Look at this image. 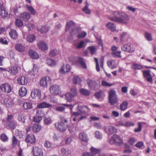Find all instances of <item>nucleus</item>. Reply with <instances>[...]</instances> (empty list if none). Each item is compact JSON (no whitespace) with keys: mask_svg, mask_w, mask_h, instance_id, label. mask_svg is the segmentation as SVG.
Instances as JSON below:
<instances>
[{"mask_svg":"<svg viewBox=\"0 0 156 156\" xmlns=\"http://www.w3.org/2000/svg\"><path fill=\"white\" fill-rule=\"evenodd\" d=\"M113 17L108 16V18L110 20L120 23H125V22L129 19L128 16L124 13L115 11L113 12Z\"/></svg>","mask_w":156,"mask_h":156,"instance_id":"obj_1","label":"nucleus"},{"mask_svg":"<svg viewBox=\"0 0 156 156\" xmlns=\"http://www.w3.org/2000/svg\"><path fill=\"white\" fill-rule=\"evenodd\" d=\"M118 102V100L116 91L113 90H111L108 92V102L111 105H113L117 104Z\"/></svg>","mask_w":156,"mask_h":156,"instance_id":"obj_2","label":"nucleus"},{"mask_svg":"<svg viewBox=\"0 0 156 156\" xmlns=\"http://www.w3.org/2000/svg\"><path fill=\"white\" fill-rule=\"evenodd\" d=\"M7 126L10 129H14L17 126L16 122L14 121L12 115H9L7 118Z\"/></svg>","mask_w":156,"mask_h":156,"instance_id":"obj_3","label":"nucleus"},{"mask_svg":"<svg viewBox=\"0 0 156 156\" xmlns=\"http://www.w3.org/2000/svg\"><path fill=\"white\" fill-rule=\"evenodd\" d=\"M122 140L121 138L116 135H114L111 137L109 140V143L111 144L122 143Z\"/></svg>","mask_w":156,"mask_h":156,"instance_id":"obj_4","label":"nucleus"},{"mask_svg":"<svg viewBox=\"0 0 156 156\" xmlns=\"http://www.w3.org/2000/svg\"><path fill=\"white\" fill-rule=\"evenodd\" d=\"M31 96L33 99H40L41 97L40 91L38 89H34L31 92Z\"/></svg>","mask_w":156,"mask_h":156,"instance_id":"obj_5","label":"nucleus"},{"mask_svg":"<svg viewBox=\"0 0 156 156\" xmlns=\"http://www.w3.org/2000/svg\"><path fill=\"white\" fill-rule=\"evenodd\" d=\"M55 126L58 130L61 132L65 131L67 127V124L64 123L62 121L55 123Z\"/></svg>","mask_w":156,"mask_h":156,"instance_id":"obj_6","label":"nucleus"},{"mask_svg":"<svg viewBox=\"0 0 156 156\" xmlns=\"http://www.w3.org/2000/svg\"><path fill=\"white\" fill-rule=\"evenodd\" d=\"M51 79L49 77H44L41 79L40 81V85L44 87H47L48 84H50Z\"/></svg>","mask_w":156,"mask_h":156,"instance_id":"obj_7","label":"nucleus"},{"mask_svg":"<svg viewBox=\"0 0 156 156\" xmlns=\"http://www.w3.org/2000/svg\"><path fill=\"white\" fill-rule=\"evenodd\" d=\"M32 151L34 156H43V152L41 149L37 146L33 147Z\"/></svg>","mask_w":156,"mask_h":156,"instance_id":"obj_8","label":"nucleus"},{"mask_svg":"<svg viewBox=\"0 0 156 156\" xmlns=\"http://www.w3.org/2000/svg\"><path fill=\"white\" fill-rule=\"evenodd\" d=\"M51 94H59L60 93V88L59 86L56 85H54L50 88Z\"/></svg>","mask_w":156,"mask_h":156,"instance_id":"obj_9","label":"nucleus"},{"mask_svg":"<svg viewBox=\"0 0 156 156\" xmlns=\"http://www.w3.org/2000/svg\"><path fill=\"white\" fill-rule=\"evenodd\" d=\"M87 83L89 88L92 90H95L98 87V84L95 81L88 79L87 80Z\"/></svg>","mask_w":156,"mask_h":156,"instance_id":"obj_10","label":"nucleus"},{"mask_svg":"<svg viewBox=\"0 0 156 156\" xmlns=\"http://www.w3.org/2000/svg\"><path fill=\"white\" fill-rule=\"evenodd\" d=\"M143 74L144 78H146L147 81L151 83L152 81V78L151 74V71L150 70L142 71Z\"/></svg>","mask_w":156,"mask_h":156,"instance_id":"obj_11","label":"nucleus"},{"mask_svg":"<svg viewBox=\"0 0 156 156\" xmlns=\"http://www.w3.org/2000/svg\"><path fill=\"white\" fill-rule=\"evenodd\" d=\"M62 105L64 106H66L67 107H72L70 108V111H71V113L72 115L75 116H77L79 115H81L84 112H82L80 110H79L80 112H74L72 111V109L74 105H72L70 104L69 105L66 104H62Z\"/></svg>","mask_w":156,"mask_h":156,"instance_id":"obj_12","label":"nucleus"},{"mask_svg":"<svg viewBox=\"0 0 156 156\" xmlns=\"http://www.w3.org/2000/svg\"><path fill=\"white\" fill-rule=\"evenodd\" d=\"M122 50L126 51L129 52H133L134 51V48L131 47L130 44H128L123 45L121 47Z\"/></svg>","mask_w":156,"mask_h":156,"instance_id":"obj_13","label":"nucleus"},{"mask_svg":"<svg viewBox=\"0 0 156 156\" xmlns=\"http://www.w3.org/2000/svg\"><path fill=\"white\" fill-rule=\"evenodd\" d=\"M1 88L2 91L7 93H9L11 91L10 86L7 84H4L1 86Z\"/></svg>","mask_w":156,"mask_h":156,"instance_id":"obj_14","label":"nucleus"},{"mask_svg":"<svg viewBox=\"0 0 156 156\" xmlns=\"http://www.w3.org/2000/svg\"><path fill=\"white\" fill-rule=\"evenodd\" d=\"M12 75H15L18 72V69L17 66H13L9 67L7 70Z\"/></svg>","mask_w":156,"mask_h":156,"instance_id":"obj_15","label":"nucleus"},{"mask_svg":"<svg viewBox=\"0 0 156 156\" xmlns=\"http://www.w3.org/2000/svg\"><path fill=\"white\" fill-rule=\"evenodd\" d=\"M37 46L42 51L47 50L48 48L47 44L42 41L39 42L37 43Z\"/></svg>","mask_w":156,"mask_h":156,"instance_id":"obj_16","label":"nucleus"},{"mask_svg":"<svg viewBox=\"0 0 156 156\" xmlns=\"http://www.w3.org/2000/svg\"><path fill=\"white\" fill-rule=\"evenodd\" d=\"M18 83L21 85L27 84L28 81L27 78L24 76H21L19 77L17 80Z\"/></svg>","mask_w":156,"mask_h":156,"instance_id":"obj_17","label":"nucleus"},{"mask_svg":"<svg viewBox=\"0 0 156 156\" xmlns=\"http://www.w3.org/2000/svg\"><path fill=\"white\" fill-rule=\"evenodd\" d=\"M15 49L18 51L20 52H23L25 51V47L21 44L19 43L15 46Z\"/></svg>","mask_w":156,"mask_h":156,"instance_id":"obj_18","label":"nucleus"},{"mask_svg":"<svg viewBox=\"0 0 156 156\" xmlns=\"http://www.w3.org/2000/svg\"><path fill=\"white\" fill-rule=\"evenodd\" d=\"M0 14L2 17L3 18H8L10 17L9 15L8 14V12L4 7L2 8L0 11Z\"/></svg>","mask_w":156,"mask_h":156,"instance_id":"obj_19","label":"nucleus"},{"mask_svg":"<svg viewBox=\"0 0 156 156\" xmlns=\"http://www.w3.org/2000/svg\"><path fill=\"white\" fill-rule=\"evenodd\" d=\"M28 54L30 57L33 59H37L39 58L38 53L35 51L30 50L28 51Z\"/></svg>","mask_w":156,"mask_h":156,"instance_id":"obj_20","label":"nucleus"},{"mask_svg":"<svg viewBox=\"0 0 156 156\" xmlns=\"http://www.w3.org/2000/svg\"><path fill=\"white\" fill-rule=\"evenodd\" d=\"M25 140L27 143L32 144L34 143L35 138L33 134H29L26 137Z\"/></svg>","mask_w":156,"mask_h":156,"instance_id":"obj_21","label":"nucleus"},{"mask_svg":"<svg viewBox=\"0 0 156 156\" xmlns=\"http://www.w3.org/2000/svg\"><path fill=\"white\" fill-rule=\"evenodd\" d=\"M49 30L48 27L44 25L41 27L39 26L37 27V30L42 34H45L47 33Z\"/></svg>","mask_w":156,"mask_h":156,"instance_id":"obj_22","label":"nucleus"},{"mask_svg":"<svg viewBox=\"0 0 156 156\" xmlns=\"http://www.w3.org/2000/svg\"><path fill=\"white\" fill-rule=\"evenodd\" d=\"M70 70V66L69 65L66 64V66L64 65L62 67L59 72L61 74H64L68 72Z\"/></svg>","mask_w":156,"mask_h":156,"instance_id":"obj_23","label":"nucleus"},{"mask_svg":"<svg viewBox=\"0 0 156 156\" xmlns=\"http://www.w3.org/2000/svg\"><path fill=\"white\" fill-rule=\"evenodd\" d=\"M60 151L61 154L62 156H71V151L68 149L62 148Z\"/></svg>","mask_w":156,"mask_h":156,"instance_id":"obj_24","label":"nucleus"},{"mask_svg":"<svg viewBox=\"0 0 156 156\" xmlns=\"http://www.w3.org/2000/svg\"><path fill=\"white\" fill-rule=\"evenodd\" d=\"M106 26L112 31H115L116 30V25L113 23L109 22L106 24Z\"/></svg>","mask_w":156,"mask_h":156,"instance_id":"obj_25","label":"nucleus"},{"mask_svg":"<svg viewBox=\"0 0 156 156\" xmlns=\"http://www.w3.org/2000/svg\"><path fill=\"white\" fill-rule=\"evenodd\" d=\"M79 138L80 139L85 142H87L88 141L87 135L84 133H81L80 134Z\"/></svg>","mask_w":156,"mask_h":156,"instance_id":"obj_26","label":"nucleus"},{"mask_svg":"<svg viewBox=\"0 0 156 156\" xmlns=\"http://www.w3.org/2000/svg\"><path fill=\"white\" fill-rule=\"evenodd\" d=\"M64 98L67 102H71L73 99L74 97L69 92H68L64 95Z\"/></svg>","mask_w":156,"mask_h":156,"instance_id":"obj_27","label":"nucleus"},{"mask_svg":"<svg viewBox=\"0 0 156 156\" xmlns=\"http://www.w3.org/2000/svg\"><path fill=\"white\" fill-rule=\"evenodd\" d=\"M9 33L11 38L14 40H15L17 38L18 35L16 31L15 30L11 29Z\"/></svg>","mask_w":156,"mask_h":156,"instance_id":"obj_28","label":"nucleus"},{"mask_svg":"<svg viewBox=\"0 0 156 156\" xmlns=\"http://www.w3.org/2000/svg\"><path fill=\"white\" fill-rule=\"evenodd\" d=\"M4 105L8 108H10L13 105V103L10 99L5 98L4 100Z\"/></svg>","mask_w":156,"mask_h":156,"instance_id":"obj_29","label":"nucleus"},{"mask_svg":"<svg viewBox=\"0 0 156 156\" xmlns=\"http://www.w3.org/2000/svg\"><path fill=\"white\" fill-rule=\"evenodd\" d=\"M107 65L108 66L112 69L115 68L116 67L115 61L112 59L108 60L107 62Z\"/></svg>","mask_w":156,"mask_h":156,"instance_id":"obj_30","label":"nucleus"},{"mask_svg":"<svg viewBox=\"0 0 156 156\" xmlns=\"http://www.w3.org/2000/svg\"><path fill=\"white\" fill-rule=\"evenodd\" d=\"M76 27L75 24L72 21L67 23L66 27V30H68L70 29L74 28Z\"/></svg>","mask_w":156,"mask_h":156,"instance_id":"obj_31","label":"nucleus"},{"mask_svg":"<svg viewBox=\"0 0 156 156\" xmlns=\"http://www.w3.org/2000/svg\"><path fill=\"white\" fill-rule=\"evenodd\" d=\"M30 17V15L29 13L24 12L21 14L20 16L21 18L25 21H28Z\"/></svg>","mask_w":156,"mask_h":156,"instance_id":"obj_32","label":"nucleus"},{"mask_svg":"<svg viewBox=\"0 0 156 156\" xmlns=\"http://www.w3.org/2000/svg\"><path fill=\"white\" fill-rule=\"evenodd\" d=\"M37 106L38 108H48L51 106V105L50 104L46 102H43L38 104Z\"/></svg>","mask_w":156,"mask_h":156,"instance_id":"obj_33","label":"nucleus"},{"mask_svg":"<svg viewBox=\"0 0 156 156\" xmlns=\"http://www.w3.org/2000/svg\"><path fill=\"white\" fill-rule=\"evenodd\" d=\"M80 30L81 28L80 27H76L71 29L70 30L71 34L72 35H77Z\"/></svg>","mask_w":156,"mask_h":156,"instance_id":"obj_34","label":"nucleus"},{"mask_svg":"<svg viewBox=\"0 0 156 156\" xmlns=\"http://www.w3.org/2000/svg\"><path fill=\"white\" fill-rule=\"evenodd\" d=\"M73 83L75 84H80L82 81L81 79L76 75H74L73 79Z\"/></svg>","mask_w":156,"mask_h":156,"instance_id":"obj_35","label":"nucleus"},{"mask_svg":"<svg viewBox=\"0 0 156 156\" xmlns=\"http://www.w3.org/2000/svg\"><path fill=\"white\" fill-rule=\"evenodd\" d=\"M33 130L34 132H38L41 129V125L38 123L34 124L32 127Z\"/></svg>","mask_w":156,"mask_h":156,"instance_id":"obj_36","label":"nucleus"},{"mask_svg":"<svg viewBox=\"0 0 156 156\" xmlns=\"http://www.w3.org/2000/svg\"><path fill=\"white\" fill-rule=\"evenodd\" d=\"M27 93V90L26 88L23 87H21L19 90V94L20 96L23 97L25 96Z\"/></svg>","mask_w":156,"mask_h":156,"instance_id":"obj_37","label":"nucleus"},{"mask_svg":"<svg viewBox=\"0 0 156 156\" xmlns=\"http://www.w3.org/2000/svg\"><path fill=\"white\" fill-rule=\"evenodd\" d=\"M80 94L85 96H88L90 94V92L86 89L81 88L80 90Z\"/></svg>","mask_w":156,"mask_h":156,"instance_id":"obj_38","label":"nucleus"},{"mask_svg":"<svg viewBox=\"0 0 156 156\" xmlns=\"http://www.w3.org/2000/svg\"><path fill=\"white\" fill-rule=\"evenodd\" d=\"M74 46L77 49H80L84 48L86 46V44L83 41H81L80 42L75 44Z\"/></svg>","mask_w":156,"mask_h":156,"instance_id":"obj_39","label":"nucleus"},{"mask_svg":"<svg viewBox=\"0 0 156 156\" xmlns=\"http://www.w3.org/2000/svg\"><path fill=\"white\" fill-rule=\"evenodd\" d=\"M108 133L110 134H112L114 133L117 132V130L115 127L113 126H109L108 127Z\"/></svg>","mask_w":156,"mask_h":156,"instance_id":"obj_40","label":"nucleus"},{"mask_svg":"<svg viewBox=\"0 0 156 156\" xmlns=\"http://www.w3.org/2000/svg\"><path fill=\"white\" fill-rule=\"evenodd\" d=\"M35 37L34 35L28 34L27 36V40L30 43L32 42L35 40Z\"/></svg>","mask_w":156,"mask_h":156,"instance_id":"obj_41","label":"nucleus"},{"mask_svg":"<svg viewBox=\"0 0 156 156\" xmlns=\"http://www.w3.org/2000/svg\"><path fill=\"white\" fill-rule=\"evenodd\" d=\"M78 62L81 65L82 67L84 69L87 68V66L83 59L81 58H79Z\"/></svg>","mask_w":156,"mask_h":156,"instance_id":"obj_42","label":"nucleus"},{"mask_svg":"<svg viewBox=\"0 0 156 156\" xmlns=\"http://www.w3.org/2000/svg\"><path fill=\"white\" fill-rule=\"evenodd\" d=\"M128 103L126 101H124L120 106V109L122 111L125 110L127 108Z\"/></svg>","mask_w":156,"mask_h":156,"instance_id":"obj_43","label":"nucleus"},{"mask_svg":"<svg viewBox=\"0 0 156 156\" xmlns=\"http://www.w3.org/2000/svg\"><path fill=\"white\" fill-rule=\"evenodd\" d=\"M24 108L25 109H30L32 108V104L30 102H27L23 104Z\"/></svg>","mask_w":156,"mask_h":156,"instance_id":"obj_44","label":"nucleus"},{"mask_svg":"<svg viewBox=\"0 0 156 156\" xmlns=\"http://www.w3.org/2000/svg\"><path fill=\"white\" fill-rule=\"evenodd\" d=\"M73 95L74 97L76 96L77 94L78 93L77 91L76 88V87H74L72 88L70 90V91L69 92Z\"/></svg>","mask_w":156,"mask_h":156,"instance_id":"obj_45","label":"nucleus"},{"mask_svg":"<svg viewBox=\"0 0 156 156\" xmlns=\"http://www.w3.org/2000/svg\"><path fill=\"white\" fill-rule=\"evenodd\" d=\"M47 63L49 65L52 66H55L56 64L54 60L50 58H48L47 59Z\"/></svg>","mask_w":156,"mask_h":156,"instance_id":"obj_46","label":"nucleus"},{"mask_svg":"<svg viewBox=\"0 0 156 156\" xmlns=\"http://www.w3.org/2000/svg\"><path fill=\"white\" fill-rule=\"evenodd\" d=\"M27 8L31 14L35 15L36 14V11L32 7L27 5Z\"/></svg>","mask_w":156,"mask_h":156,"instance_id":"obj_47","label":"nucleus"},{"mask_svg":"<svg viewBox=\"0 0 156 156\" xmlns=\"http://www.w3.org/2000/svg\"><path fill=\"white\" fill-rule=\"evenodd\" d=\"M90 151L92 154H94L99 153L100 152L101 150L92 147L90 148Z\"/></svg>","mask_w":156,"mask_h":156,"instance_id":"obj_48","label":"nucleus"},{"mask_svg":"<svg viewBox=\"0 0 156 156\" xmlns=\"http://www.w3.org/2000/svg\"><path fill=\"white\" fill-rule=\"evenodd\" d=\"M121 51H115L112 53V55L114 57L120 58L122 57V56L121 55Z\"/></svg>","mask_w":156,"mask_h":156,"instance_id":"obj_49","label":"nucleus"},{"mask_svg":"<svg viewBox=\"0 0 156 156\" xmlns=\"http://www.w3.org/2000/svg\"><path fill=\"white\" fill-rule=\"evenodd\" d=\"M24 118L25 116L23 115L20 114L18 115L17 119L19 121L22 123H24L25 122Z\"/></svg>","mask_w":156,"mask_h":156,"instance_id":"obj_50","label":"nucleus"},{"mask_svg":"<svg viewBox=\"0 0 156 156\" xmlns=\"http://www.w3.org/2000/svg\"><path fill=\"white\" fill-rule=\"evenodd\" d=\"M78 35L77 37L78 38H83L85 37L87 35V33L84 31H82L78 33Z\"/></svg>","mask_w":156,"mask_h":156,"instance_id":"obj_51","label":"nucleus"},{"mask_svg":"<svg viewBox=\"0 0 156 156\" xmlns=\"http://www.w3.org/2000/svg\"><path fill=\"white\" fill-rule=\"evenodd\" d=\"M88 49L90 51V53L92 54H94L95 53L96 49L95 46H92L89 47Z\"/></svg>","mask_w":156,"mask_h":156,"instance_id":"obj_52","label":"nucleus"},{"mask_svg":"<svg viewBox=\"0 0 156 156\" xmlns=\"http://www.w3.org/2000/svg\"><path fill=\"white\" fill-rule=\"evenodd\" d=\"M89 5L88 4L85 5L84 8L83 9V11L87 14H90V11L88 9Z\"/></svg>","mask_w":156,"mask_h":156,"instance_id":"obj_53","label":"nucleus"},{"mask_svg":"<svg viewBox=\"0 0 156 156\" xmlns=\"http://www.w3.org/2000/svg\"><path fill=\"white\" fill-rule=\"evenodd\" d=\"M23 21L17 19L16 20V25L18 27H20L23 25Z\"/></svg>","mask_w":156,"mask_h":156,"instance_id":"obj_54","label":"nucleus"},{"mask_svg":"<svg viewBox=\"0 0 156 156\" xmlns=\"http://www.w3.org/2000/svg\"><path fill=\"white\" fill-rule=\"evenodd\" d=\"M132 68L134 70H139L142 69V66L137 64H133L132 65Z\"/></svg>","mask_w":156,"mask_h":156,"instance_id":"obj_55","label":"nucleus"},{"mask_svg":"<svg viewBox=\"0 0 156 156\" xmlns=\"http://www.w3.org/2000/svg\"><path fill=\"white\" fill-rule=\"evenodd\" d=\"M95 137L98 139H101L102 138V134L99 131H97L95 133Z\"/></svg>","mask_w":156,"mask_h":156,"instance_id":"obj_56","label":"nucleus"},{"mask_svg":"<svg viewBox=\"0 0 156 156\" xmlns=\"http://www.w3.org/2000/svg\"><path fill=\"white\" fill-rule=\"evenodd\" d=\"M1 139L4 142L7 141L8 140V137L4 133H2L0 136Z\"/></svg>","mask_w":156,"mask_h":156,"instance_id":"obj_57","label":"nucleus"},{"mask_svg":"<svg viewBox=\"0 0 156 156\" xmlns=\"http://www.w3.org/2000/svg\"><path fill=\"white\" fill-rule=\"evenodd\" d=\"M44 145L45 147L47 148H50L52 147V144L50 141L47 140L45 142Z\"/></svg>","mask_w":156,"mask_h":156,"instance_id":"obj_58","label":"nucleus"},{"mask_svg":"<svg viewBox=\"0 0 156 156\" xmlns=\"http://www.w3.org/2000/svg\"><path fill=\"white\" fill-rule=\"evenodd\" d=\"M12 141L13 146H16L17 144L18 140L14 136H13L12 139Z\"/></svg>","mask_w":156,"mask_h":156,"instance_id":"obj_59","label":"nucleus"},{"mask_svg":"<svg viewBox=\"0 0 156 156\" xmlns=\"http://www.w3.org/2000/svg\"><path fill=\"white\" fill-rule=\"evenodd\" d=\"M145 36L147 40L149 41H151L152 40V36L150 34L146 33Z\"/></svg>","mask_w":156,"mask_h":156,"instance_id":"obj_60","label":"nucleus"},{"mask_svg":"<svg viewBox=\"0 0 156 156\" xmlns=\"http://www.w3.org/2000/svg\"><path fill=\"white\" fill-rule=\"evenodd\" d=\"M58 53V52L56 49H53L50 51V55L51 56H54L57 54Z\"/></svg>","mask_w":156,"mask_h":156,"instance_id":"obj_61","label":"nucleus"},{"mask_svg":"<svg viewBox=\"0 0 156 156\" xmlns=\"http://www.w3.org/2000/svg\"><path fill=\"white\" fill-rule=\"evenodd\" d=\"M42 119V117L41 116H35L34 118V121L35 122H39Z\"/></svg>","mask_w":156,"mask_h":156,"instance_id":"obj_62","label":"nucleus"},{"mask_svg":"<svg viewBox=\"0 0 156 156\" xmlns=\"http://www.w3.org/2000/svg\"><path fill=\"white\" fill-rule=\"evenodd\" d=\"M94 61L96 62V69L98 72H99L100 71V68L99 66V63L98 62V59L97 58H94Z\"/></svg>","mask_w":156,"mask_h":156,"instance_id":"obj_63","label":"nucleus"},{"mask_svg":"<svg viewBox=\"0 0 156 156\" xmlns=\"http://www.w3.org/2000/svg\"><path fill=\"white\" fill-rule=\"evenodd\" d=\"M102 91H101L95 94V96L97 98H100L102 96Z\"/></svg>","mask_w":156,"mask_h":156,"instance_id":"obj_64","label":"nucleus"}]
</instances>
